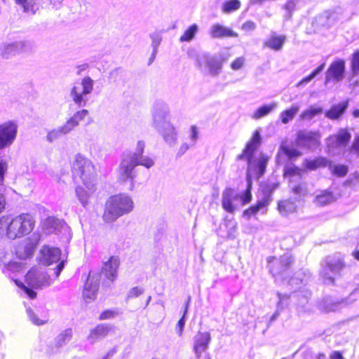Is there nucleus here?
I'll use <instances>...</instances> for the list:
<instances>
[{
  "label": "nucleus",
  "mask_w": 359,
  "mask_h": 359,
  "mask_svg": "<svg viewBox=\"0 0 359 359\" xmlns=\"http://www.w3.org/2000/svg\"><path fill=\"white\" fill-rule=\"evenodd\" d=\"M207 65L209 70L214 74H217L222 67V64L212 58L207 61Z\"/></svg>",
  "instance_id": "46"
},
{
  "label": "nucleus",
  "mask_w": 359,
  "mask_h": 359,
  "mask_svg": "<svg viewBox=\"0 0 359 359\" xmlns=\"http://www.w3.org/2000/svg\"><path fill=\"white\" fill-rule=\"evenodd\" d=\"M325 67V63H322L316 69H314L311 74L315 76L316 74H318L319 72L323 71V69Z\"/></svg>",
  "instance_id": "63"
},
{
  "label": "nucleus",
  "mask_w": 359,
  "mask_h": 359,
  "mask_svg": "<svg viewBox=\"0 0 359 359\" xmlns=\"http://www.w3.org/2000/svg\"><path fill=\"white\" fill-rule=\"evenodd\" d=\"M345 61L343 59H338L333 61L325 72V83L331 81L339 82L344 77Z\"/></svg>",
  "instance_id": "11"
},
{
  "label": "nucleus",
  "mask_w": 359,
  "mask_h": 359,
  "mask_svg": "<svg viewBox=\"0 0 359 359\" xmlns=\"http://www.w3.org/2000/svg\"><path fill=\"white\" fill-rule=\"evenodd\" d=\"M144 147V142L142 140L138 141L136 151L130 158H123L118 168V182L121 184L129 182L130 189L131 190L133 189L135 184V168L137 165H142L147 168H150L154 164L151 158L147 156L143 158Z\"/></svg>",
  "instance_id": "2"
},
{
  "label": "nucleus",
  "mask_w": 359,
  "mask_h": 359,
  "mask_svg": "<svg viewBox=\"0 0 359 359\" xmlns=\"http://www.w3.org/2000/svg\"><path fill=\"white\" fill-rule=\"evenodd\" d=\"M189 302H190V299L189 298L187 299V301L186 302V303H185L184 310L183 315H182V318L178 320V322L177 323V327H177V329H178L179 335H182V331H183V329H184V325H185L184 317H185L186 313L187 311V309H188V307H189Z\"/></svg>",
  "instance_id": "43"
},
{
  "label": "nucleus",
  "mask_w": 359,
  "mask_h": 359,
  "mask_svg": "<svg viewBox=\"0 0 359 359\" xmlns=\"http://www.w3.org/2000/svg\"><path fill=\"white\" fill-rule=\"evenodd\" d=\"M197 31H198L197 25L194 24V25H191L181 35V36L180 37V41L181 42L191 41V39H194Z\"/></svg>",
  "instance_id": "37"
},
{
  "label": "nucleus",
  "mask_w": 359,
  "mask_h": 359,
  "mask_svg": "<svg viewBox=\"0 0 359 359\" xmlns=\"http://www.w3.org/2000/svg\"><path fill=\"white\" fill-rule=\"evenodd\" d=\"M118 313L115 310H104L100 313L99 316V320H103L111 319L114 318L116 316H117Z\"/></svg>",
  "instance_id": "49"
},
{
  "label": "nucleus",
  "mask_w": 359,
  "mask_h": 359,
  "mask_svg": "<svg viewBox=\"0 0 359 359\" xmlns=\"http://www.w3.org/2000/svg\"><path fill=\"white\" fill-rule=\"evenodd\" d=\"M348 151L351 154L359 156V135L355 136Z\"/></svg>",
  "instance_id": "50"
},
{
  "label": "nucleus",
  "mask_w": 359,
  "mask_h": 359,
  "mask_svg": "<svg viewBox=\"0 0 359 359\" xmlns=\"http://www.w3.org/2000/svg\"><path fill=\"white\" fill-rule=\"evenodd\" d=\"M271 200V198L270 195L266 194L262 198L258 199L255 204L260 210H264V212H266Z\"/></svg>",
  "instance_id": "42"
},
{
  "label": "nucleus",
  "mask_w": 359,
  "mask_h": 359,
  "mask_svg": "<svg viewBox=\"0 0 359 359\" xmlns=\"http://www.w3.org/2000/svg\"><path fill=\"white\" fill-rule=\"evenodd\" d=\"M285 41L286 36L285 35L273 32L267 39L263 41L262 46L274 51H279L283 48Z\"/></svg>",
  "instance_id": "19"
},
{
  "label": "nucleus",
  "mask_w": 359,
  "mask_h": 359,
  "mask_svg": "<svg viewBox=\"0 0 359 359\" xmlns=\"http://www.w3.org/2000/svg\"><path fill=\"white\" fill-rule=\"evenodd\" d=\"M323 112V109L321 107H311L306 110H305L302 116L304 119H311L316 115H318Z\"/></svg>",
  "instance_id": "41"
},
{
  "label": "nucleus",
  "mask_w": 359,
  "mask_h": 359,
  "mask_svg": "<svg viewBox=\"0 0 359 359\" xmlns=\"http://www.w3.org/2000/svg\"><path fill=\"white\" fill-rule=\"evenodd\" d=\"M20 287L24 290L30 299H34L36 297V292L32 289L25 286L23 283L20 284Z\"/></svg>",
  "instance_id": "55"
},
{
  "label": "nucleus",
  "mask_w": 359,
  "mask_h": 359,
  "mask_svg": "<svg viewBox=\"0 0 359 359\" xmlns=\"http://www.w3.org/2000/svg\"><path fill=\"white\" fill-rule=\"evenodd\" d=\"M313 78H314V76L311 73L309 75H308L307 76L303 78L300 81L299 83H298V85H301V84H303V83H307L309 81H310Z\"/></svg>",
  "instance_id": "62"
},
{
  "label": "nucleus",
  "mask_w": 359,
  "mask_h": 359,
  "mask_svg": "<svg viewBox=\"0 0 359 359\" xmlns=\"http://www.w3.org/2000/svg\"><path fill=\"white\" fill-rule=\"evenodd\" d=\"M351 71L353 76L359 74V50H355L351 55Z\"/></svg>",
  "instance_id": "34"
},
{
  "label": "nucleus",
  "mask_w": 359,
  "mask_h": 359,
  "mask_svg": "<svg viewBox=\"0 0 359 359\" xmlns=\"http://www.w3.org/2000/svg\"><path fill=\"white\" fill-rule=\"evenodd\" d=\"M302 153L295 148H291L287 144L282 142L279 147L276 156V163L280 165L283 163V157L285 156L288 160H295L300 157Z\"/></svg>",
  "instance_id": "16"
},
{
  "label": "nucleus",
  "mask_w": 359,
  "mask_h": 359,
  "mask_svg": "<svg viewBox=\"0 0 359 359\" xmlns=\"http://www.w3.org/2000/svg\"><path fill=\"white\" fill-rule=\"evenodd\" d=\"M59 226L57 219L54 217H47L42 223V230L46 233L50 234L54 233Z\"/></svg>",
  "instance_id": "29"
},
{
  "label": "nucleus",
  "mask_w": 359,
  "mask_h": 359,
  "mask_svg": "<svg viewBox=\"0 0 359 359\" xmlns=\"http://www.w3.org/2000/svg\"><path fill=\"white\" fill-rule=\"evenodd\" d=\"M68 133H64L61 130V127H60L57 130H53L48 133L47 135V139L49 142H53L55 139H57L61 134H67Z\"/></svg>",
  "instance_id": "52"
},
{
  "label": "nucleus",
  "mask_w": 359,
  "mask_h": 359,
  "mask_svg": "<svg viewBox=\"0 0 359 359\" xmlns=\"http://www.w3.org/2000/svg\"><path fill=\"white\" fill-rule=\"evenodd\" d=\"M211 340V336L208 332H198L194 337V351L196 358H200L201 353L205 351Z\"/></svg>",
  "instance_id": "14"
},
{
  "label": "nucleus",
  "mask_w": 359,
  "mask_h": 359,
  "mask_svg": "<svg viewBox=\"0 0 359 359\" xmlns=\"http://www.w3.org/2000/svg\"><path fill=\"white\" fill-rule=\"evenodd\" d=\"M88 68V65L86 64L81 65L77 67L78 72L77 74L80 75L83 71L86 70Z\"/></svg>",
  "instance_id": "64"
},
{
  "label": "nucleus",
  "mask_w": 359,
  "mask_h": 359,
  "mask_svg": "<svg viewBox=\"0 0 359 359\" xmlns=\"http://www.w3.org/2000/svg\"><path fill=\"white\" fill-rule=\"evenodd\" d=\"M320 137L318 131L299 130L296 134L295 144L298 147L308 149L319 147L321 144Z\"/></svg>",
  "instance_id": "10"
},
{
  "label": "nucleus",
  "mask_w": 359,
  "mask_h": 359,
  "mask_svg": "<svg viewBox=\"0 0 359 359\" xmlns=\"http://www.w3.org/2000/svg\"><path fill=\"white\" fill-rule=\"evenodd\" d=\"M299 107L297 106H292L290 109H285L280 114V119L283 123H287L290 121L292 120L297 111Z\"/></svg>",
  "instance_id": "33"
},
{
  "label": "nucleus",
  "mask_w": 359,
  "mask_h": 359,
  "mask_svg": "<svg viewBox=\"0 0 359 359\" xmlns=\"http://www.w3.org/2000/svg\"><path fill=\"white\" fill-rule=\"evenodd\" d=\"M245 59L243 57H238L233 60L230 67L233 70H238L242 68L244 65Z\"/></svg>",
  "instance_id": "51"
},
{
  "label": "nucleus",
  "mask_w": 359,
  "mask_h": 359,
  "mask_svg": "<svg viewBox=\"0 0 359 359\" xmlns=\"http://www.w3.org/2000/svg\"><path fill=\"white\" fill-rule=\"evenodd\" d=\"M277 210L283 216H287L297 212L295 201L291 198L280 199L277 201Z\"/></svg>",
  "instance_id": "20"
},
{
  "label": "nucleus",
  "mask_w": 359,
  "mask_h": 359,
  "mask_svg": "<svg viewBox=\"0 0 359 359\" xmlns=\"http://www.w3.org/2000/svg\"><path fill=\"white\" fill-rule=\"evenodd\" d=\"M269 158L268 156H261L257 163V167L258 169L257 177H262L266 171V165L268 164Z\"/></svg>",
  "instance_id": "40"
},
{
  "label": "nucleus",
  "mask_w": 359,
  "mask_h": 359,
  "mask_svg": "<svg viewBox=\"0 0 359 359\" xmlns=\"http://www.w3.org/2000/svg\"><path fill=\"white\" fill-rule=\"evenodd\" d=\"M24 43L19 42L9 43L2 46L1 48V55L4 58H8L10 55H14L22 49Z\"/></svg>",
  "instance_id": "26"
},
{
  "label": "nucleus",
  "mask_w": 359,
  "mask_h": 359,
  "mask_svg": "<svg viewBox=\"0 0 359 359\" xmlns=\"http://www.w3.org/2000/svg\"><path fill=\"white\" fill-rule=\"evenodd\" d=\"M9 217H0V235L5 233L8 238Z\"/></svg>",
  "instance_id": "45"
},
{
  "label": "nucleus",
  "mask_w": 359,
  "mask_h": 359,
  "mask_svg": "<svg viewBox=\"0 0 359 359\" xmlns=\"http://www.w3.org/2000/svg\"><path fill=\"white\" fill-rule=\"evenodd\" d=\"M332 161L323 156H317L313 159H305L304 166L306 170H315L321 168L330 167Z\"/></svg>",
  "instance_id": "24"
},
{
  "label": "nucleus",
  "mask_w": 359,
  "mask_h": 359,
  "mask_svg": "<svg viewBox=\"0 0 359 359\" xmlns=\"http://www.w3.org/2000/svg\"><path fill=\"white\" fill-rule=\"evenodd\" d=\"M143 293V290L140 288V287H134L131 288V290L129 291L128 294V298H135L139 297Z\"/></svg>",
  "instance_id": "53"
},
{
  "label": "nucleus",
  "mask_w": 359,
  "mask_h": 359,
  "mask_svg": "<svg viewBox=\"0 0 359 359\" xmlns=\"http://www.w3.org/2000/svg\"><path fill=\"white\" fill-rule=\"evenodd\" d=\"M8 238L15 239L31 233L35 226V219L29 213H21L9 218Z\"/></svg>",
  "instance_id": "5"
},
{
  "label": "nucleus",
  "mask_w": 359,
  "mask_h": 359,
  "mask_svg": "<svg viewBox=\"0 0 359 359\" xmlns=\"http://www.w3.org/2000/svg\"><path fill=\"white\" fill-rule=\"evenodd\" d=\"M27 313L30 320L36 325H42L48 322L47 319L39 318L37 314L30 309L27 310Z\"/></svg>",
  "instance_id": "44"
},
{
  "label": "nucleus",
  "mask_w": 359,
  "mask_h": 359,
  "mask_svg": "<svg viewBox=\"0 0 359 359\" xmlns=\"http://www.w3.org/2000/svg\"><path fill=\"white\" fill-rule=\"evenodd\" d=\"M252 184L249 181L248 186L241 195H234L233 190L231 188L226 189L223 192L222 205L224 210L229 213H233L236 210V207L233 204V201L236 198H240L241 205H245L252 201L251 194Z\"/></svg>",
  "instance_id": "6"
},
{
  "label": "nucleus",
  "mask_w": 359,
  "mask_h": 359,
  "mask_svg": "<svg viewBox=\"0 0 359 359\" xmlns=\"http://www.w3.org/2000/svg\"><path fill=\"white\" fill-rule=\"evenodd\" d=\"M335 201L333 193L328 190H324L318 194L314 198V203L318 206H324Z\"/></svg>",
  "instance_id": "28"
},
{
  "label": "nucleus",
  "mask_w": 359,
  "mask_h": 359,
  "mask_svg": "<svg viewBox=\"0 0 359 359\" xmlns=\"http://www.w3.org/2000/svg\"><path fill=\"white\" fill-rule=\"evenodd\" d=\"M25 280L29 286L36 289L48 286L51 283L50 276L35 267L28 271Z\"/></svg>",
  "instance_id": "9"
},
{
  "label": "nucleus",
  "mask_w": 359,
  "mask_h": 359,
  "mask_svg": "<svg viewBox=\"0 0 359 359\" xmlns=\"http://www.w3.org/2000/svg\"><path fill=\"white\" fill-rule=\"evenodd\" d=\"M348 172V167L346 165L344 164L334 165L331 170L332 175L337 177H345L347 175Z\"/></svg>",
  "instance_id": "39"
},
{
  "label": "nucleus",
  "mask_w": 359,
  "mask_h": 359,
  "mask_svg": "<svg viewBox=\"0 0 359 359\" xmlns=\"http://www.w3.org/2000/svg\"><path fill=\"white\" fill-rule=\"evenodd\" d=\"M64 266H65L64 261L60 262V263L57 264V267L55 269V277L56 278H57L60 276L61 271L64 269Z\"/></svg>",
  "instance_id": "58"
},
{
  "label": "nucleus",
  "mask_w": 359,
  "mask_h": 359,
  "mask_svg": "<svg viewBox=\"0 0 359 359\" xmlns=\"http://www.w3.org/2000/svg\"><path fill=\"white\" fill-rule=\"evenodd\" d=\"M348 106V100H344L339 103L334 104L325 111V116L330 120H339L345 113Z\"/></svg>",
  "instance_id": "18"
},
{
  "label": "nucleus",
  "mask_w": 359,
  "mask_h": 359,
  "mask_svg": "<svg viewBox=\"0 0 359 359\" xmlns=\"http://www.w3.org/2000/svg\"><path fill=\"white\" fill-rule=\"evenodd\" d=\"M17 124L9 121L0 124V150L11 146L16 138Z\"/></svg>",
  "instance_id": "8"
},
{
  "label": "nucleus",
  "mask_w": 359,
  "mask_h": 359,
  "mask_svg": "<svg viewBox=\"0 0 359 359\" xmlns=\"http://www.w3.org/2000/svg\"><path fill=\"white\" fill-rule=\"evenodd\" d=\"M346 267V264L342 259H337L334 262H327L325 268L330 271L340 274L341 271Z\"/></svg>",
  "instance_id": "31"
},
{
  "label": "nucleus",
  "mask_w": 359,
  "mask_h": 359,
  "mask_svg": "<svg viewBox=\"0 0 359 359\" xmlns=\"http://www.w3.org/2000/svg\"><path fill=\"white\" fill-rule=\"evenodd\" d=\"M245 157H247L249 162L251 161L252 156H250L248 152H245V149H243L242 153L237 156L236 159L242 160Z\"/></svg>",
  "instance_id": "59"
},
{
  "label": "nucleus",
  "mask_w": 359,
  "mask_h": 359,
  "mask_svg": "<svg viewBox=\"0 0 359 359\" xmlns=\"http://www.w3.org/2000/svg\"><path fill=\"white\" fill-rule=\"evenodd\" d=\"M119 264V258L116 256H111L109 259L104 263L101 271L106 278L110 281H114L117 277V270Z\"/></svg>",
  "instance_id": "17"
},
{
  "label": "nucleus",
  "mask_w": 359,
  "mask_h": 359,
  "mask_svg": "<svg viewBox=\"0 0 359 359\" xmlns=\"http://www.w3.org/2000/svg\"><path fill=\"white\" fill-rule=\"evenodd\" d=\"M305 191L304 184L303 183H298L294 184L290 188V193L295 196L304 195Z\"/></svg>",
  "instance_id": "48"
},
{
  "label": "nucleus",
  "mask_w": 359,
  "mask_h": 359,
  "mask_svg": "<svg viewBox=\"0 0 359 359\" xmlns=\"http://www.w3.org/2000/svg\"><path fill=\"white\" fill-rule=\"evenodd\" d=\"M276 107V104L273 103L271 104H264L257 108L252 114V118L257 120L266 115H268L273 109Z\"/></svg>",
  "instance_id": "30"
},
{
  "label": "nucleus",
  "mask_w": 359,
  "mask_h": 359,
  "mask_svg": "<svg viewBox=\"0 0 359 359\" xmlns=\"http://www.w3.org/2000/svg\"><path fill=\"white\" fill-rule=\"evenodd\" d=\"M259 210H260L257 207V205L253 204L243 212V217L249 219L252 216L256 215Z\"/></svg>",
  "instance_id": "47"
},
{
  "label": "nucleus",
  "mask_w": 359,
  "mask_h": 359,
  "mask_svg": "<svg viewBox=\"0 0 359 359\" xmlns=\"http://www.w3.org/2000/svg\"><path fill=\"white\" fill-rule=\"evenodd\" d=\"M6 199L5 196L0 193V214H1L4 210L6 209Z\"/></svg>",
  "instance_id": "57"
},
{
  "label": "nucleus",
  "mask_w": 359,
  "mask_h": 359,
  "mask_svg": "<svg viewBox=\"0 0 359 359\" xmlns=\"http://www.w3.org/2000/svg\"><path fill=\"white\" fill-rule=\"evenodd\" d=\"M41 234L38 232L34 233L30 237L27 238V243L26 244V248L29 250V255L32 254L41 241Z\"/></svg>",
  "instance_id": "32"
},
{
  "label": "nucleus",
  "mask_w": 359,
  "mask_h": 359,
  "mask_svg": "<svg viewBox=\"0 0 359 359\" xmlns=\"http://www.w3.org/2000/svg\"><path fill=\"white\" fill-rule=\"evenodd\" d=\"M240 8L241 2L239 0H228L223 4L222 10L225 13H230Z\"/></svg>",
  "instance_id": "36"
},
{
  "label": "nucleus",
  "mask_w": 359,
  "mask_h": 359,
  "mask_svg": "<svg viewBox=\"0 0 359 359\" xmlns=\"http://www.w3.org/2000/svg\"><path fill=\"white\" fill-rule=\"evenodd\" d=\"M261 144V137L259 132L258 130H255L250 140L247 142L245 146V151L248 152L250 156H252L254 152L257 149V148Z\"/></svg>",
  "instance_id": "25"
},
{
  "label": "nucleus",
  "mask_w": 359,
  "mask_h": 359,
  "mask_svg": "<svg viewBox=\"0 0 359 359\" xmlns=\"http://www.w3.org/2000/svg\"><path fill=\"white\" fill-rule=\"evenodd\" d=\"M269 269L271 275L281 281L290 282L293 276L291 274L294 257L291 255H283L280 257L274 256L267 259Z\"/></svg>",
  "instance_id": "4"
},
{
  "label": "nucleus",
  "mask_w": 359,
  "mask_h": 359,
  "mask_svg": "<svg viewBox=\"0 0 359 359\" xmlns=\"http://www.w3.org/2000/svg\"><path fill=\"white\" fill-rule=\"evenodd\" d=\"M61 254L60 248L45 245L40 250L39 262L44 266H50L60 261Z\"/></svg>",
  "instance_id": "12"
},
{
  "label": "nucleus",
  "mask_w": 359,
  "mask_h": 359,
  "mask_svg": "<svg viewBox=\"0 0 359 359\" xmlns=\"http://www.w3.org/2000/svg\"><path fill=\"white\" fill-rule=\"evenodd\" d=\"M303 170L294 164L286 165L283 170V177L289 180L290 182L294 177H302Z\"/></svg>",
  "instance_id": "27"
},
{
  "label": "nucleus",
  "mask_w": 359,
  "mask_h": 359,
  "mask_svg": "<svg viewBox=\"0 0 359 359\" xmlns=\"http://www.w3.org/2000/svg\"><path fill=\"white\" fill-rule=\"evenodd\" d=\"M8 169V165L6 162H0V183L3 184L4 181V175Z\"/></svg>",
  "instance_id": "56"
},
{
  "label": "nucleus",
  "mask_w": 359,
  "mask_h": 359,
  "mask_svg": "<svg viewBox=\"0 0 359 359\" xmlns=\"http://www.w3.org/2000/svg\"><path fill=\"white\" fill-rule=\"evenodd\" d=\"M97 279L94 276H90L87 278L84 284L82 296L84 301L87 303H90L95 300L97 297V293L98 291V283Z\"/></svg>",
  "instance_id": "15"
},
{
  "label": "nucleus",
  "mask_w": 359,
  "mask_h": 359,
  "mask_svg": "<svg viewBox=\"0 0 359 359\" xmlns=\"http://www.w3.org/2000/svg\"><path fill=\"white\" fill-rule=\"evenodd\" d=\"M88 115L87 109L77 111L63 126L61 130L64 133H69L79 125V121H83Z\"/></svg>",
  "instance_id": "21"
},
{
  "label": "nucleus",
  "mask_w": 359,
  "mask_h": 359,
  "mask_svg": "<svg viewBox=\"0 0 359 359\" xmlns=\"http://www.w3.org/2000/svg\"><path fill=\"white\" fill-rule=\"evenodd\" d=\"M71 172L75 182H81L76 187V195L86 208L96 191L97 175L95 167L89 158L77 154L71 165Z\"/></svg>",
  "instance_id": "1"
},
{
  "label": "nucleus",
  "mask_w": 359,
  "mask_h": 359,
  "mask_svg": "<svg viewBox=\"0 0 359 359\" xmlns=\"http://www.w3.org/2000/svg\"><path fill=\"white\" fill-rule=\"evenodd\" d=\"M351 134L347 128H341L336 134L330 135L327 137L329 147L339 148L346 147L350 142Z\"/></svg>",
  "instance_id": "13"
},
{
  "label": "nucleus",
  "mask_w": 359,
  "mask_h": 359,
  "mask_svg": "<svg viewBox=\"0 0 359 359\" xmlns=\"http://www.w3.org/2000/svg\"><path fill=\"white\" fill-rule=\"evenodd\" d=\"M330 359H344V358L341 352H339L338 351H335L331 353Z\"/></svg>",
  "instance_id": "60"
},
{
  "label": "nucleus",
  "mask_w": 359,
  "mask_h": 359,
  "mask_svg": "<svg viewBox=\"0 0 359 359\" xmlns=\"http://www.w3.org/2000/svg\"><path fill=\"white\" fill-rule=\"evenodd\" d=\"M111 330V326L108 324H98L90 330L88 339L94 343L100 339L107 337Z\"/></svg>",
  "instance_id": "23"
},
{
  "label": "nucleus",
  "mask_w": 359,
  "mask_h": 359,
  "mask_svg": "<svg viewBox=\"0 0 359 359\" xmlns=\"http://www.w3.org/2000/svg\"><path fill=\"white\" fill-rule=\"evenodd\" d=\"M133 207V201L129 196L125 194L111 196L105 202L102 219L105 223H112L131 212Z\"/></svg>",
  "instance_id": "3"
},
{
  "label": "nucleus",
  "mask_w": 359,
  "mask_h": 359,
  "mask_svg": "<svg viewBox=\"0 0 359 359\" xmlns=\"http://www.w3.org/2000/svg\"><path fill=\"white\" fill-rule=\"evenodd\" d=\"M14 1L22 8L24 13H34L35 0H14Z\"/></svg>",
  "instance_id": "35"
},
{
  "label": "nucleus",
  "mask_w": 359,
  "mask_h": 359,
  "mask_svg": "<svg viewBox=\"0 0 359 359\" xmlns=\"http://www.w3.org/2000/svg\"><path fill=\"white\" fill-rule=\"evenodd\" d=\"M210 35L214 39H222L225 37H238V33L231 29L226 27L220 24H214L210 28Z\"/></svg>",
  "instance_id": "22"
},
{
  "label": "nucleus",
  "mask_w": 359,
  "mask_h": 359,
  "mask_svg": "<svg viewBox=\"0 0 359 359\" xmlns=\"http://www.w3.org/2000/svg\"><path fill=\"white\" fill-rule=\"evenodd\" d=\"M93 88V81L88 76L84 77L81 83H76L72 88L70 95L73 102L81 107L86 104V95L90 94Z\"/></svg>",
  "instance_id": "7"
},
{
  "label": "nucleus",
  "mask_w": 359,
  "mask_h": 359,
  "mask_svg": "<svg viewBox=\"0 0 359 359\" xmlns=\"http://www.w3.org/2000/svg\"><path fill=\"white\" fill-rule=\"evenodd\" d=\"M257 25L255 22L251 20L245 21L243 25H241V29L246 32H250L253 31L256 29Z\"/></svg>",
  "instance_id": "54"
},
{
  "label": "nucleus",
  "mask_w": 359,
  "mask_h": 359,
  "mask_svg": "<svg viewBox=\"0 0 359 359\" xmlns=\"http://www.w3.org/2000/svg\"><path fill=\"white\" fill-rule=\"evenodd\" d=\"M72 337L71 331L65 330L64 332L60 334L55 340V346L56 348H60L62 346L65 345L67 341Z\"/></svg>",
  "instance_id": "38"
},
{
  "label": "nucleus",
  "mask_w": 359,
  "mask_h": 359,
  "mask_svg": "<svg viewBox=\"0 0 359 359\" xmlns=\"http://www.w3.org/2000/svg\"><path fill=\"white\" fill-rule=\"evenodd\" d=\"M191 138L194 140H196L198 137L197 127L196 126H192L191 127Z\"/></svg>",
  "instance_id": "61"
}]
</instances>
